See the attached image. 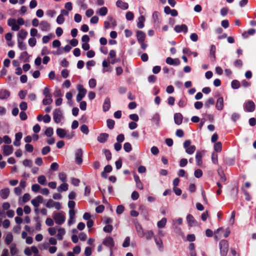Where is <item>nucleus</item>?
Instances as JSON below:
<instances>
[{"mask_svg":"<svg viewBox=\"0 0 256 256\" xmlns=\"http://www.w3.org/2000/svg\"><path fill=\"white\" fill-rule=\"evenodd\" d=\"M52 218L56 224L61 225L65 222L66 214L64 212H53Z\"/></svg>","mask_w":256,"mask_h":256,"instance_id":"obj_1","label":"nucleus"},{"mask_svg":"<svg viewBox=\"0 0 256 256\" xmlns=\"http://www.w3.org/2000/svg\"><path fill=\"white\" fill-rule=\"evenodd\" d=\"M76 88L78 91V94L76 96V101L78 102H80L85 96L87 91L81 84H78Z\"/></svg>","mask_w":256,"mask_h":256,"instance_id":"obj_2","label":"nucleus"},{"mask_svg":"<svg viewBox=\"0 0 256 256\" xmlns=\"http://www.w3.org/2000/svg\"><path fill=\"white\" fill-rule=\"evenodd\" d=\"M221 256H226L228 252V243L226 240H222L219 244Z\"/></svg>","mask_w":256,"mask_h":256,"instance_id":"obj_3","label":"nucleus"},{"mask_svg":"<svg viewBox=\"0 0 256 256\" xmlns=\"http://www.w3.org/2000/svg\"><path fill=\"white\" fill-rule=\"evenodd\" d=\"M192 142L190 140H186L184 143V147L186 150V152L188 154H192L196 150V147L194 146H191Z\"/></svg>","mask_w":256,"mask_h":256,"instance_id":"obj_4","label":"nucleus"},{"mask_svg":"<svg viewBox=\"0 0 256 256\" xmlns=\"http://www.w3.org/2000/svg\"><path fill=\"white\" fill-rule=\"evenodd\" d=\"M53 118L54 122L56 124L62 122V121L64 118V116H62V111L60 108H56L54 111Z\"/></svg>","mask_w":256,"mask_h":256,"instance_id":"obj_5","label":"nucleus"},{"mask_svg":"<svg viewBox=\"0 0 256 256\" xmlns=\"http://www.w3.org/2000/svg\"><path fill=\"white\" fill-rule=\"evenodd\" d=\"M56 133L57 135L61 138H66L68 139H70L74 136L73 134H68L67 131L66 130L61 128H57Z\"/></svg>","mask_w":256,"mask_h":256,"instance_id":"obj_6","label":"nucleus"},{"mask_svg":"<svg viewBox=\"0 0 256 256\" xmlns=\"http://www.w3.org/2000/svg\"><path fill=\"white\" fill-rule=\"evenodd\" d=\"M46 206L49 208H54L57 210H59L62 208V206L60 202H55L52 199L48 200L46 204Z\"/></svg>","mask_w":256,"mask_h":256,"instance_id":"obj_7","label":"nucleus"},{"mask_svg":"<svg viewBox=\"0 0 256 256\" xmlns=\"http://www.w3.org/2000/svg\"><path fill=\"white\" fill-rule=\"evenodd\" d=\"M244 108L246 112H252L255 110L254 103L252 100H248L244 103Z\"/></svg>","mask_w":256,"mask_h":256,"instance_id":"obj_8","label":"nucleus"},{"mask_svg":"<svg viewBox=\"0 0 256 256\" xmlns=\"http://www.w3.org/2000/svg\"><path fill=\"white\" fill-rule=\"evenodd\" d=\"M8 24L11 26L12 30L14 31H17L20 29L19 24L16 20L14 18H10L8 20Z\"/></svg>","mask_w":256,"mask_h":256,"instance_id":"obj_9","label":"nucleus"},{"mask_svg":"<svg viewBox=\"0 0 256 256\" xmlns=\"http://www.w3.org/2000/svg\"><path fill=\"white\" fill-rule=\"evenodd\" d=\"M224 100L222 96H220L218 98L216 104V108L218 110L221 111L224 109Z\"/></svg>","mask_w":256,"mask_h":256,"instance_id":"obj_10","label":"nucleus"},{"mask_svg":"<svg viewBox=\"0 0 256 256\" xmlns=\"http://www.w3.org/2000/svg\"><path fill=\"white\" fill-rule=\"evenodd\" d=\"M103 244L106 246L110 248V250L114 245V239L110 236L107 237L104 240Z\"/></svg>","mask_w":256,"mask_h":256,"instance_id":"obj_11","label":"nucleus"},{"mask_svg":"<svg viewBox=\"0 0 256 256\" xmlns=\"http://www.w3.org/2000/svg\"><path fill=\"white\" fill-rule=\"evenodd\" d=\"M10 94L9 90L4 88L0 89V100H6L10 97Z\"/></svg>","mask_w":256,"mask_h":256,"instance_id":"obj_12","label":"nucleus"},{"mask_svg":"<svg viewBox=\"0 0 256 256\" xmlns=\"http://www.w3.org/2000/svg\"><path fill=\"white\" fill-rule=\"evenodd\" d=\"M82 152L81 149H78L76 150L75 153L76 158L75 160L76 164H80L82 162Z\"/></svg>","mask_w":256,"mask_h":256,"instance_id":"obj_13","label":"nucleus"},{"mask_svg":"<svg viewBox=\"0 0 256 256\" xmlns=\"http://www.w3.org/2000/svg\"><path fill=\"white\" fill-rule=\"evenodd\" d=\"M160 114L158 113H155L152 116L150 120L157 127H158L160 126Z\"/></svg>","mask_w":256,"mask_h":256,"instance_id":"obj_14","label":"nucleus"},{"mask_svg":"<svg viewBox=\"0 0 256 256\" xmlns=\"http://www.w3.org/2000/svg\"><path fill=\"white\" fill-rule=\"evenodd\" d=\"M42 197L40 196H38L32 199L31 201V203L35 208H38L40 204L42 202Z\"/></svg>","mask_w":256,"mask_h":256,"instance_id":"obj_15","label":"nucleus"},{"mask_svg":"<svg viewBox=\"0 0 256 256\" xmlns=\"http://www.w3.org/2000/svg\"><path fill=\"white\" fill-rule=\"evenodd\" d=\"M3 154L5 156H9L12 154L13 152V148L12 146L4 145L3 146Z\"/></svg>","mask_w":256,"mask_h":256,"instance_id":"obj_16","label":"nucleus"},{"mask_svg":"<svg viewBox=\"0 0 256 256\" xmlns=\"http://www.w3.org/2000/svg\"><path fill=\"white\" fill-rule=\"evenodd\" d=\"M202 152L200 151H197L196 154V164L198 166H202Z\"/></svg>","mask_w":256,"mask_h":256,"instance_id":"obj_17","label":"nucleus"},{"mask_svg":"<svg viewBox=\"0 0 256 256\" xmlns=\"http://www.w3.org/2000/svg\"><path fill=\"white\" fill-rule=\"evenodd\" d=\"M183 120V116L180 113H176L174 114V120L176 124L180 125Z\"/></svg>","mask_w":256,"mask_h":256,"instance_id":"obj_18","label":"nucleus"},{"mask_svg":"<svg viewBox=\"0 0 256 256\" xmlns=\"http://www.w3.org/2000/svg\"><path fill=\"white\" fill-rule=\"evenodd\" d=\"M136 230L140 238H142L144 236V232L140 224H138L136 225Z\"/></svg>","mask_w":256,"mask_h":256,"instance_id":"obj_19","label":"nucleus"},{"mask_svg":"<svg viewBox=\"0 0 256 256\" xmlns=\"http://www.w3.org/2000/svg\"><path fill=\"white\" fill-rule=\"evenodd\" d=\"M110 108V98L107 97L105 98L102 106V109L104 112L108 111Z\"/></svg>","mask_w":256,"mask_h":256,"instance_id":"obj_20","label":"nucleus"},{"mask_svg":"<svg viewBox=\"0 0 256 256\" xmlns=\"http://www.w3.org/2000/svg\"><path fill=\"white\" fill-rule=\"evenodd\" d=\"M174 30L177 32H183L186 33L188 31V28L185 24L176 25L174 27Z\"/></svg>","mask_w":256,"mask_h":256,"instance_id":"obj_21","label":"nucleus"},{"mask_svg":"<svg viewBox=\"0 0 256 256\" xmlns=\"http://www.w3.org/2000/svg\"><path fill=\"white\" fill-rule=\"evenodd\" d=\"M108 138V134L106 133H102L100 134L97 138V140L100 143H104L106 142Z\"/></svg>","mask_w":256,"mask_h":256,"instance_id":"obj_22","label":"nucleus"},{"mask_svg":"<svg viewBox=\"0 0 256 256\" xmlns=\"http://www.w3.org/2000/svg\"><path fill=\"white\" fill-rule=\"evenodd\" d=\"M164 12L166 14H170L171 16H176L178 12L176 10H171L168 6H166Z\"/></svg>","mask_w":256,"mask_h":256,"instance_id":"obj_23","label":"nucleus"},{"mask_svg":"<svg viewBox=\"0 0 256 256\" xmlns=\"http://www.w3.org/2000/svg\"><path fill=\"white\" fill-rule=\"evenodd\" d=\"M58 233L56 235L57 238L58 240H62L63 238V236L66 234V230L64 228L58 227Z\"/></svg>","mask_w":256,"mask_h":256,"instance_id":"obj_24","label":"nucleus"},{"mask_svg":"<svg viewBox=\"0 0 256 256\" xmlns=\"http://www.w3.org/2000/svg\"><path fill=\"white\" fill-rule=\"evenodd\" d=\"M186 221L188 224V225L190 226H194L196 224V222L194 216L190 214L186 216Z\"/></svg>","mask_w":256,"mask_h":256,"instance_id":"obj_25","label":"nucleus"},{"mask_svg":"<svg viewBox=\"0 0 256 256\" xmlns=\"http://www.w3.org/2000/svg\"><path fill=\"white\" fill-rule=\"evenodd\" d=\"M116 5L118 7L124 10H126L128 7V3L124 2L120 0H118L116 2Z\"/></svg>","mask_w":256,"mask_h":256,"instance_id":"obj_26","label":"nucleus"},{"mask_svg":"<svg viewBox=\"0 0 256 256\" xmlns=\"http://www.w3.org/2000/svg\"><path fill=\"white\" fill-rule=\"evenodd\" d=\"M138 40L139 42H144L145 40L146 34L142 31H138L136 32Z\"/></svg>","mask_w":256,"mask_h":256,"instance_id":"obj_27","label":"nucleus"},{"mask_svg":"<svg viewBox=\"0 0 256 256\" xmlns=\"http://www.w3.org/2000/svg\"><path fill=\"white\" fill-rule=\"evenodd\" d=\"M134 180L136 184V186L139 188L140 190L143 189V185L142 182H141L140 178L138 175L134 174Z\"/></svg>","mask_w":256,"mask_h":256,"instance_id":"obj_28","label":"nucleus"},{"mask_svg":"<svg viewBox=\"0 0 256 256\" xmlns=\"http://www.w3.org/2000/svg\"><path fill=\"white\" fill-rule=\"evenodd\" d=\"M10 252L12 255L14 256L18 253V250L16 248V245L14 243L12 244L10 246Z\"/></svg>","mask_w":256,"mask_h":256,"instance_id":"obj_29","label":"nucleus"},{"mask_svg":"<svg viewBox=\"0 0 256 256\" xmlns=\"http://www.w3.org/2000/svg\"><path fill=\"white\" fill-rule=\"evenodd\" d=\"M116 24V22L112 18H110L108 21L104 22V27L106 28H108L112 26H115Z\"/></svg>","mask_w":256,"mask_h":256,"instance_id":"obj_30","label":"nucleus"},{"mask_svg":"<svg viewBox=\"0 0 256 256\" xmlns=\"http://www.w3.org/2000/svg\"><path fill=\"white\" fill-rule=\"evenodd\" d=\"M10 194V190L8 188L2 189L0 192V196L3 199L6 198Z\"/></svg>","mask_w":256,"mask_h":256,"instance_id":"obj_31","label":"nucleus"},{"mask_svg":"<svg viewBox=\"0 0 256 256\" xmlns=\"http://www.w3.org/2000/svg\"><path fill=\"white\" fill-rule=\"evenodd\" d=\"M68 190V184L66 182H63L62 184L57 188V190L59 192H66Z\"/></svg>","mask_w":256,"mask_h":256,"instance_id":"obj_32","label":"nucleus"},{"mask_svg":"<svg viewBox=\"0 0 256 256\" xmlns=\"http://www.w3.org/2000/svg\"><path fill=\"white\" fill-rule=\"evenodd\" d=\"M167 222V220L166 218H163L161 220L157 222V226L159 228H162L165 227Z\"/></svg>","mask_w":256,"mask_h":256,"instance_id":"obj_33","label":"nucleus"},{"mask_svg":"<svg viewBox=\"0 0 256 256\" xmlns=\"http://www.w3.org/2000/svg\"><path fill=\"white\" fill-rule=\"evenodd\" d=\"M216 47L214 45L212 44L210 47V56L214 60L216 59Z\"/></svg>","mask_w":256,"mask_h":256,"instance_id":"obj_34","label":"nucleus"},{"mask_svg":"<svg viewBox=\"0 0 256 256\" xmlns=\"http://www.w3.org/2000/svg\"><path fill=\"white\" fill-rule=\"evenodd\" d=\"M256 32V30L254 28L248 30V31L244 32L242 36L244 38H247L249 36L253 35Z\"/></svg>","mask_w":256,"mask_h":256,"instance_id":"obj_35","label":"nucleus"},{"mask_svg":"<svg viewBox=\"0 0 256 256\" xmlns=\"http://www.w3.org/2000/svg\"><path fill=\"white\" fill-rule=\"evenodd\" d=\"M40 29L43 31L48 30L50 28V24L46 22H42L40 24Z\"/></svg>","mask_w":256,"mask_h":256,"instance_id":"obj_36","label":"nucleus"},{"mask_svg":"<svg viewBox=\"0 0 256 256\" xmlns=\"http://www.w3.org/2000/svg\"><path fill=\"white\" fill-rule=\"evenodd\" d=\"M28 35V32L24 30H21L18 34V40H24Z\"/></svg>","mask_w":256,"mask_h":256,"instance_id":"obj_37","label":"nucleus"},{"mask_svg":"<svg viewBox=\"0 0 256 256\" xmlns=\"http://www.w3.org/2000/svg\"><path fill=\"white\" fill-rule=\"evenodd\" d=\"M52 97V96H46L42 100L43 104L48 105V104H51L53 102Z\"/></svg>","mask_w":256,"mask_h":256,"instance_id":"obj_38","label":"nucleus"},{"mask_svg":"<svg viewBox=\"0 0 256 256\" xmlns=\"http://www.w3.org/2000/svg\"><path fill=\"white\" fill-rule=\"evenodd\" d=\"M214 100L212 98H209L205 102L204 106L206 108H209L210 106L214 105Z\"/></svg>","mask_w":256,"mask_h":256,"instance_id":"obj_39","label":"nucleus"},{"mask_svg":"<svg viewBox=\"0 0 256 256\" xmlns=\"http://www.w3.org/2000/svg\"><path fill=\"white\" fill-rule=\"evenodd\" d=\"M13 240V236L12 234L9 232L8 233L6 236L5 238V242L6 244H10L12 242Z\"/></svg>","mask_w":256,"mask_h":256,"instance_id":"obj_40","label":"nucleus"},{"mask_svg":"<svg viewBox=\"0 0 256 256\" xmlns=\"http://www.w3.org/2000/svg\"><path fill=\"white\" fill-rule=\"evenodd\" d=\"M154 240L157 246L159 249L162 250L163 248V243L162 240L160 238H158L156 236L154 237Z\"/></svg>","mask_w":256,"mask_h":256,"instance_id":"obj_41","label":"nucleus"},{"mask_svg":"<svg viewBox=\"0 0 256 256\" xmlns=\"http://www.w3.org/2000/svg\"><path fill=\"white\" fill-rule=\"evenodd\" d=\"M145 22L144 17H140L137 23V26L139 28H142L144 26V22Z\"/></svg>","mask_w":256,"mask_h":256,"instance_id":"obj_42","label":"nucleus"},{"mask_svg":"<svg viewBox=\"0 0 256 256\" xmlns=\"http://www.w3.org/2000/svg\"><path fill=\"white\" fill-rule=\"evenodd\" d=\"M144 236L146 240H150L154 236V232L152 230H146L144 232Z\"/></svg>","mask_w":256,"mask_h":256,"instance_id":"obj_43","label":"nucleus"},{"mask_svg":"<svg viewBox=\"0 0 256 256\" xmlns=\"http://www.w3.org/2000/svg\"><path fill=\"white\" fill-rule=\"evenodd\" d=\"M38 182L40 184L44 185L46 182V178L43 175L40 176L38 178Z\"/></svg>","mask_w":256,"mask_h":256,"instance_id":"obj_44","label":"nucleus"},{"mask_svg":"<svg viewBox=\"0 0 256 256\" xmlns=\"http://www.w3.org/2000/svg\"><path fill=\"white\" fill-rule=\"evenodd\" d=\"M222 145L220 142H218L214 145V150L216 152H220L222 150Z\"/></svg>","mask_w":256,"mask_h":256,"instance_id":"obj_45","label":"nucleus"},{"mask_svg":"<svg viewBox=\"0 0 256 256\" xmlns=\"http://www.w3.org/2000/svg\"><path fill=\"white\" fill-rule=\"evenodd\" d=\"M231 86L232 88L234 89H238L240 86V82L237 80H233L232 82Z\"/></svg>","mask_w":256,"mask_h":256,"instance_id":"obj_46","label":"nucleus"},{"mask_svg":"<svg viewBox=\"0 0 256 256\" xmlns=\"http://www.w3.org/2000/svg\"><path fill=\"white\" fill-rule=\"evenodd\" d=\"M96 85V80L94 78H90L88 80V86L91 88H94Z\"/></svg>","mask_w":256,"mask_h":256,"instance_id":"obj_47","label":"nucleus"},{"mask_svg":"<svg viewBox=\"0 0 256 256\" xmlns=\"http://www.w3.org/2000/svg\"><path fill=\"white\" fill-rule=\"evenodd\" d=\"M80 130L83 134L86 135H87L89 132L88 126L86 124H82L80 126Z\"/></svg>","mask_w":256,"mask_h":256,"instance_id":"obj_48","label":"nucleus"},{"mask_svg":"<svg viewBox=\"0 0 256 256\" xmlns=\"http://www.w3.org/2000/svg\"><path fill=\"white\" fill-rule=\"evenodd\" d=\"M124 149L127 152H130L132 149L130 144L129 142H126L124 144Z\"/></svg>","mask_w":256,"mask_h":256,"instance_id":"obj_49","label":"nucleus"},{"mask_svg":"<svg viewBox=\"0 0 256 256\" xmlns=\"http://www.w3.org/2000/svg\"><path fill=\"white\" fill-rule=\"evenodd\" d=\"M58 178L62 182H66V176L65 173L63 172L59 173Z\"/></svg>","mask_w":256,"mask_h":256,"instance_id":"obj_50","label":"nucleus"},{"mask_svg":"<svg viewBox=\"0 0 256 256\" xmlns=\"http://www.w3.org/2000/svg\"><path fill=\"white\" fill-rule=\"evenodd\" d=\"M106 124H107V126L110 128V129H112L114 128V121L112 120H111V119H108L107 120H106Z\"/></svg>","mask_w":256,"mask_h":256,"instance_id":"obj_51","label":"nucleus"},{"mask_svg":"<svg viewBox=\"0 0 256 256\" xmlns=\"http://www.w3.org/2000/svg\"><path fill=\"white\" fill-rule=\"evenodd\" d=\"M18 46L20 50H24L26 48V45L23 42V40H18Z\"/></svg>","mask_w":256,"mask_h":256,"instance_id":"obj_52","label":"nucleus"},{"mask_svg":"<svg viewBox=\"0 0 256 256\" xmlns=\"http://www.w3.org/2000/svg\"><path fill=\"white\" fill-rule=\"evenodd\" d=\"M58 226L50 228L48 229V232L50 234V236H54L56 234V231H58Z\"/></svg>","mask_w":256,"mask_h":256,"instance_id":"obj_53","label":"nucleus"},{"mask_svg":"<svg viewBox=\"0 0 256 256\" xmlns=\"http://www.w3.org/2000/svg\"><path fill=\"white\" fill-rule=\"evenodd\" d=\"M108 12V10L106 7H102L98 10V14L102 16H105Z\"/></svg>","mask_w":256,"mask_h":256,"instance_id":"obj_54","label":"nucleus"},{"mask_svg":"<svg viewBox=\"0 0 256 256\" xmlns=\"http://www.w3.org/2000/svg\"><path fill=\"white\" fill-rule=\"evenodd\" d=\"M54 134L53 128H48L45 131V134L48 136L50 137Z\"/></svg>","mask_w":256,"mask_h":256,"instance_id":"obj_55","label":"nucleus"},{"mask_svg":"<svg viewBox=\"0 0 256 256\" xmlns=\"http://www.w3.org/2000/svg\"><path fill=\"white\" fill-rule=\"evenodd\" d=\"M212 160L213 164H217L218 162V154L215 152H212Z\"/></svg>","mask_w":256,"mask_h":256,"instance_id":"obj_56","label":"nucleus"},{"mask_svg":"<svg viewBox=\"0 0 256 256\" xmlns=\"http://www.w3.org/2000/svg\"><path fill=\"white\" fill-rule=\"evenodd\" d=\"M103 152L107 160H110L112 158V154L110 151L108 150H104Z\"/></svg>","mask_w":256,"mask_h":256,"instance_id":"obj_57","label":"nucleus"},{"mask_svg":"<svg viewBox=\"0 0 256 256\" xmlns=\"http://www.w3.org/2000/svg\"><path fill=\"white\" fill-rule=\"evenodd\" d=\"M124 208L123 206L119 205L116 208V212L118 214H120L124 212Z\"/></svg>","mask_w":256,"mask_h":256,"instance_id":"obj_58","label":"nucleus"},{"mask_svg":"<svg viewBox=\"0 0 256 256\" xmlns=\"http://www.w3.org/2000/svg\"><path fill=\"white\" fill-rule=\"evenodd\" d=\"M28 42L30 46L34 47L36 44V40L34 38H32L28 40Z\"/></svg>","mask_w":256,"mask_h":256,"instance_id":"obj_59","label":"nucleus"},{"mask_svg":"<svg viewBox=\"0 0 256 256\" xmlns=\"http://www.w3.org/2000/svg\"><path fill=\"white\" fill-rule=\"evenodd\" d=\"M194 176L196 178H200L202 175V172L200 169L196 170L194 172Z\"/></svg>","mask_w":256,"mask_h":256,"instance_id":"obj_60","label":"nucleus"},{"mask_svg":"<svg viewBox=\"0 0 256 256\" xmlns=\"http://www.w3.org/2000/svg\"><path fill=\"white\" fill-rule=\"evenodd\" d=\"M130 237L127 236L125 238V240L122 244V246L124 248H126V247H128L130 246Z\"/></svg>","mask_w":256,"mask_h":256,"instance_id":"obj_61","label":"nucleus"},{"mask_svg":"<svg viewBox=\"0 0 256 256\" xmlns=\"http://www.w3.org/2000/svg\"><path fill=\"white\" fill-rule=\"evenodd\" d=\"M113 229V227L112 225L108 224L104 228L103 230L104 232H110Z\"/></svg>","mask_w":256,"mask_h":256,"instance_id":"obj_62","label":"nucleus"},{"mask_svg":"<svg viewBox=\"0 0 256 256\" xmlns=\"http://www.w3.org/2000/svg\"><path fill=\"white\" fill-rule=\"evenodd\" d=\"M42 94L45 97L52 96V94L50 93V88L48 86H46V88H44L43 90Z\"/></svg>","mask_w":256,"mask_h":256,"instance_id":"obj_63","label":"nucleus"},{"mask_svg":"<svg viewBox=\"0 0 256 256\" xmlns=\"http://www.w3.org/2000/svg\"><path fill=\"white\" fill-rule=\"evenodd\" d=\"M23 164L25 166L31 167L32 164V162L30 160H25L23 161Z\"/></svg>","mask_w":256,"mask_h":256,"instance_id":"obj_64","label":"nucleus"}]
</instances>
